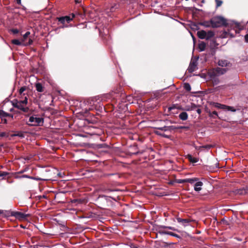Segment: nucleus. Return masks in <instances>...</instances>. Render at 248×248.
Here are the masks:
<instances>
[{"label":"nucleus","instance_id":"e433bc0d","mask_svg":"<svg viewBox=\"0 0 248 248\" xmlns=\"http://www.w3.org/2000/svg\"><path fill=\"white\" fill-rule=\"evenodd\" d=\"M194 147H195V149L197 150H201V151H202V146H196V145H195Z\"/></svg>","mask_w":248,"mask_h":248},{"label":"nucleus","instance_id":"09e8293b","mask_svg":"<svg viewBox=\"0 0 248 248\" xmlns=\"http://www.w3.org/2000/svg\"><path fill=\"white\" fill-rule=\"evenodd\" d=\"M2 113H4V111L2 110H0V118L1 117Z\"/></svg>","mask_w":248,"mask_h":248},{"label":"nucleus","instance_id":"a19ab883","mask_svg":"<svg viewBox=\"0 0 248 248\" xmlns=\"http://www.w3.org/2000/svg\"><path fill=\"white\" fill-rule=\"evenodd\" d=\"M12 31L14 34H16L18 32V30L17 29H13Z\"/></svg>","mask_w":248,"mask_h":248},{"label":"nucleus","instance_id":"b1692460","mask_svg":"<svg viewBox=\"0 0 248 248\" xmlns=\"http://www.w3.org/2000/svg\"><path fill=\"white\" fill-rule=\"evenodd\" d=\"M200 24L205 27H211L210 20L209 21H204V22L201 23Z\"/></svg>","mask_w":248,"mask_h":248},{"label":"nucleus","instance_id":"5701e85b","mask_svg":"<svg viewBox=\"0 0 248 248\" xmlns=\"http://www.w3.org/2000/svg\"><path fill=\"white\" fill-rule=\"evenodd\" d=\"M7 117H10L11 118H13V115L4 111V113H2L1 118H6Z\"/></svg>","mask_w":248,"mask_h":248},{"label":"nucleus","instance_id":"c85d7f7f","mask_svg":"<svg viewBox=\"0 0 248 248\" xmlns=\"http://www.w3.org/2000/svg\"><path fill=\"white\" fill-rule=\"evenodd\" d=\"M30 34V31H27L23 35V39L22 42L24 43L25 39L28 37V36Z\"/></svg>","mask_w":248,"mask_h":248},{"label":"nucleus","instance_id":"58836bf2","mask_svg":"<svg viewBox=\"0 0 248 248\" xmlns=\"http://www.w3.org/2000/svg\"><path fill=\"white\" fill-rule=\"evenodd\" d=\"M197 107V106L194 104H191V108L190 109H188L187 110H193L194 109L196 108Z\"/></svg>","mask_w":248,"mask_h":248},{"label":"nucleus","instance_id":"20e7f679","mask_svg":"<svg viewBox=\"0 0 248 248\" xmlns=\"http://www.w3.org/2000/svg\"><path fill=\"white\" fill-rule=\"evenodd\" d=\"M228 70L227 68L217 67L210 72V77L213 79L217 77L224 74Z\"/></svg>","mask_w":248,"mask_h":248},{"label":"nucleus","instance_id":"f8f14e48","mask_svg":"<svg viewBox=\"0 0 248 248\" xmlns=\"http://www.w3.org/2000/svg\"><path fill=\"white\" fill-rule=\"evenodd\" d=\"M203 183L201 181H197L194 184V189L196 191H200L202 190Z\"/></svg>","mask_w":248,"mask_h":248},{"label":"nucleus","instance_id":"dca6fc26","mask_svg":"<svg viewBox=\"0 0 248 248\" xmlns=\"http://www.w3.org/2000/svg\"><path fill=\"white\" fill-rule=\"evenodd\" d=\"M199 180L198 178H187L185 179L182 180V182L184 183H189L190 184H193L195 182H196Z\"/></svg>","mask_w":248,"mask_h":248},{"label":"nucleus","instance_id":"79ce46f5","mask_svg":"<svg viewBox=\"0 0 248 248\" xmlns=\"http://www.w3.org/2000/svg\"><path fill=\"white\" fill-rule=\"evenodd\" d=\"M245 42L248 43V33L245 36Z\"/></svg>","mask_w":248,"mask_h":248},{"label":"nucleus","instance_id":"6ab92c4d","mask_svg":"<svg viewBox=\"0 0 248 248\" xmlns=\"http://www.w3.org/2000/svg\"><path fill=\"white\" fill-rule=\"evenodd\" d=\"M187 158L188 159L189 161L192 163H197L199 161V159L198 158L193 157L190 155H187Z\"/></svg>","mask_w":248,"mask_h":248},{"label":"nucleus","instance_id":"1a4fd4ad","mask_svg":"<svg viewBox=\"0 0 248 248\" xmlns=\"http://www.w3.org/2000/svg\"><path fill=\"white\" fill-rule=\"evenodd\" d=\"M197 62L196 60L192 59L188 68L189 73H192L197 69Z\"/></svg>","mask_w":248,"mask_h":248},{"label":"nucleus","instance_id":"6e6552de","mask_svg":"<svg viewBox=\"0 0 248 248\" xmlns=\"http://www.w3.org/2000/svg\"><path fill=\"white\" fill-rule=\"evenodd\" d=\"M232 192L235 195H243L248 194V188H245L243 187L239 189H235L232 190Z\"/></svg>","mask_w":248,"mask_h":248},{"label":"nucleus","instance_id":"ea45409f","mask_svg":"<svg viewBox=\"0 0 248 248\" xmlns=\"http://www.w3.org/2000/svg\"><path fill=\"white\" fill-rule=\"evenodd\" d=\"M1 119L3 124L7 123V120L5 119V118H1Z\"/></svg>","mask_w":248,"mask_h":248},{"label":"nucleus","instance_id":"7c9ffc66","mask_svg":"<svg viewBox=\"0 0 248 248\" xmlns=\"http://www.w3.org/2000/svg\"><path fill=\"white\" fill-rule=\"evenodd\" d=\"M22 177L28 178H30V179H34V180H40V178H34V177H33L29 176H28L27 175H23L22 176Z\"/></svg>","mask_w":248,"mask_h":248},{"label":"nucleus","instance_id":"f704fd0d","mask_svg":"<svg viewBox=\"0 0 248 248\" xmlns=\"http://www.w3.org/2000/svg\"><path fill=\"white\" fill-rule=\"evenodd\" d=\"M104 197L106 198V199H107L108 198H111L112 200H113L115 201H117V199H118V196H116V197H111L110 196H105Z\"/></svg>","mask_w":248,"mask_h":248},{"label":"nucleus","instance_id":"f3484780","mask_svg":"<svg viewBox=\"0 0 248 248\" xmlns=\"http://www.w3.org/2000/svg\"><path fill=\"white\" fill-rule=\"evenodd\" d=\"M35 87L36 90L37 92L42 93L44 91V87H43L42 84L39 82L35 83Z\"/></svg>","mask_w":248,"mask_h":248},{"label":"nucleus","instance_id":"ddd939ff","mask_svg":"<svg viewBox=\"0 0 248 248\" xmlns=\"http://www.w3.org/2000/svg\"><path fill=\"white\" fill-rule=\"evenodd\" d=\"M177 220L179 223H182L184 226H187L189 225L190 220L187 219H182L180 217L177 218Z\"/></svg>","mask_w":248,"mask_h":248},{"label":"nucleus","instance_id":"49530a36","mask_svg":"<svg viewBox=\"0 0 248 248\" xmlns=\"http://www.w3.org/2000/svg\"><path fill=\"white\" fill-rule=\"evenodd\" d=\"M196 111H197V112L199 114H200L201 113V112H202V110H201V109H200V108L197 109V110H196Z\"/></svg>","mask_w":248,"mask_h":248},{"label":"nucleus","instance_id":"2f4dec72","mask_svg":"<svg viewBox=\"0 0 248 248\" xmlns=\"http://www.w3.org/2000/svg\"><path fill=\"white\" fill-rule=\"evenodd\" d=\"M26 90V87L23 86L20 88L19 90V93L21 94Z\"/></svg>","mask_w":248,"mask_h":248},{"label":"nucleus","instance_id":"4c0bfd02","mask_svg":"<svg viewBox=\"0 0 248 248\" xmlns=\"http://www.w3.org/2000/svg\"><path fill=\"white\" fill-rule=\"evenodd\" d=\"M105 192L108 193V192H113V191H117L118 190H116V189H105L104 190Z\"/></svg>","mask_w":248,"mask_h":248},{"label":"nucleus","instance_id":"cd10ccee","mask_svg":"<svg viewBox=\"0 0 248 248\" xmlns=\"http://www.w3.org/2000/svg\"><path fill=\"white\" fill-rule=\"evenodd\" d=\"M184 88L187 91H190L191 90V87L189 83H185Z\"/></svg>","mask_w":248,"mask_h":248},{"label":"nucleus","instance_id":"72a5a7b5","mask_svg":"<svg viewBox=\"0 0 248 248\" xmlns=\"http://www.w3.org/2000/svg\"><path fill=\"white\" fill-rule=\"evenodd\" d=\"M216 1L217 7L220 6L222 3V1L220 0H216Z\"/></svg>","mask_w":248,"mask_h":248},{"label":"nucleus","instance_id":"c756f323","mask_svg":"<svg viewBox=\"0 0 248 248\" xmlns=\"http://www.w3.org/2000/svg\"><path fill=\"white\" fill-rule=\"evenodd\" d=\"M211 147H212V146L211 145H206L204 146H202V149H205L208 151Z\"/></svg>","mask_w":248,"mask_h":248},{"label":"nucleus","instance_id":"473e14b6","mask_svg":"<svg viewBox=\"0 0 248 248\" xmlns=\"http://www.w3.org/2000/svg\"><path fill=\"white\" fill-rule=\"evenodd\" d=\"M168 235H171V236H174V237H177V238H179V236L178 234H176V233H174L172 232H169V233H168Z\"/></svg>","mask_w":248,"mask_h":248},{"label":"nucleus","instance_id":"bb28decb","mask_svg":"<svg viewBox=\"0 0 248 248\" xmlns=\"http://www.w3.org/2000/svg\"><path fill=\"white\" fill-rule=\"evenodd\" d=\"M160 228H167V229H169L170 230H173V231H177V229H176L174 227H170V226H160Z\"/></svg>","mask_w":248,"mask_h":248},{"label":"nucleus","instance_id":"393cba45","mask_svg":"<svg viewBox=\"0 0 248 248\" xmlns=\"http://www.w3.org/2000/svg\"><path fill=\"white\" fill-rule=\"evenodd\" d=\"M162 229V228H160V226L158 228V233L160 234H168V233H169V232L163 231Z\"/></svg>","mask_w":248,"mask_h":248},{"label":"nucleus","instance_id":"f03ea898","mask_svg":"<svg viewBox=\"0 0 248 248\" xmlns=\"http://www.w3.org/2000/svg\"><path fill=\"white\" fill-rule=\"evenodd\" d=\"M27 103L28 99L27 97H25L23 100L16 101V102H14L13 106L24 112H27L29 111V108L27 107Z\"/></svg>","mask_w":248,"mask_h":248},{"label":"nucleus","instance_id":"0eeeda50","mask_svg":"<svg viewBox=\"0 0 248 248\" xmlns=\"http://www.w3.org/2000/svg\"><path fill=\"white\" fill-rule=\"evenodd\" d=\"M11 216L19 220H25L27 217L29 216V215L25 214L20 212L12 211L11 212Z\"/></svg>","mask_w":248,"mask_h":248},{"label":"nucleus","instance_id":"9b49d317","mask_svg":"<svg viewBox=\"0 0 248 248\" xmlns=\"http://www.w3.org/2000/svg\"><path fill=\"white\" fill-rule=\"evenodd\" d=\"M155 129L157 130H159L160 131H163V132L170 131L171 130H172L173 129L172 126H164L163 127H155Z\"/></svg>","mask_w":248,"mask_h":248},{"label":"nucleus","instance_id":"37998d69","mask_svg":"<svg viewBox=\"0 0 248 248\" xmlns=\"http://www.w3.org/2000/svg\"><path fill=\"white\" fill-rule=\"evenodd\" d=\"M175 108V107L173 106H172V107H170L168 108V110L169 111H171V110H172L173 109H174Z\"/></svg>","mask_w":248,"mask_h":248},{"label":"nucleus","instance_id":"864d4df0","mask_svg":"<svg viewBox=\"0 0 248 248\" xmlns=\"http://www.w3.org/2000/svg\"><path fill=\"white\" fill-rule=\"evenodd\" d=\"M202 2H204V0H202Z\"/></svg>","mask_w":248,"mask_h":248},{"label":"nucleus","instance_id":"a18cd8bd","mask_svg":"<svg viewBox=\"0 0 248 248\" xmlns=\"http://www.w3.org/2000/svg\"><path fill=\"white\" fill-rule=\"evenodd\" d=\"M193 27H192V28L193 29H196V30H198V26H197V25H196L194 24V25H193Z\"/></svg>","mask_w":248,"mask_h":248},{"label":"nucleus","instance_id":"7ed1b4c3","mask_svg":"<svg viewBox=\"0 0 248 248\" xmlns=\"http://www.w3.org/2000/svg\"><path fill=\"white\" fill-rule=\"evenodd\" d=\"M43 123V118L37 115H33L30 117L27 124L31 126H39L42 125Z\"/></svg>","mask_w":248,"mask_h":248},{"label":"nucleus","instance_id":"f257e3e1","mask_svg":"<svg viewBox=\"0 0 248 248\" xmlns=\"http://www.w3.org/2000/svg\"><path fill=\"white\" fill-rule=\"evenodd\" d=\"M210 23L212 28H218L225 26L227 24L226 20L222 16H217L210 19Z\"/></svg>","mask_w":248,"mask_h":248},{"label":"nucleus","instance_id":"39448f33","mask_svg":"<svg viewBox=\"0 0 248 248\" xmlns=\"http://www.w3.org/2000/svg\"><path fill=\"white\" fill-rule=\"evenodd\" d=\"M75 17V15L73 14L72 15V17L70 16H62V17H57V19L60 22L61 24L63 25L62 26V28H64L66 27V26H64V24L66 23H69L70 21H71L73 18Z\"/></svg>","mask_w":248,"mask_h":248},{"label":"nucleus","instance_id":"aec40b11","mask_svg":"<svg viewBox=\"0 0 248 248\" xmlns=\"http://www.w3.org/2000/svg\"><path fill=\"white\" fill-rule=\"evenodd\" d=\"M206 44L204 42H201L199 44V48L201 51H203L205 49Z\"/></svg>","mask_w":248,"mask_h":248},{"label":"nucleus","instance_id":"4468645a","mask_svg":"<svg viewBox=\"0 0 248 248\" xmlns=\"http://www.w3.org/2000/svg\"><path fill=\"white\" fill-rule=\"evenodd\" d=\"M197 35L199 38L204 39L206 38L207 33L205 31L202 30L197 32Z\"/></svg>","mask_w":248,"mask_h":248},{"label":"nucleus","instance_id":"a211bd4d","mask_svg":"<svg viewBox=\"0 0 248 248\" xmlns=\"http://www.w3.org/2000/svg\"><path fill=\"white\" fill-rule=\"evenodd\" d=\"M179 118L185 121L187 119L188 114L186 112H182L179 115Z\"/></svg>","mask_w":248,"mask_h":248},{"label":"nucleus","instance_id":"3c124183","mask_svg":"<svg viewBox=\"0 0 248 248\" xmlns=\"http://www.w3.org/2000/svg\"><path fill=\"white\" fill-rule=\"evenodd\" d=\"M13 109H14L13 108H11L10 109V110H10V111H12L13 110Z\"/></svg>","mask_w":248,"mask_h":248},{"label":"nucleus","instance_id":"4be33fe9","mask_svg":"<svg viewBox=\"0 0 248 248\" xmlns=\"http://www.w3.org/2000/svg\"><path fill=\"white\" fill-rule=\"evenodd\" d=\"M207 33L206 40H208L214 36V32L212 31H208Z\"/></svg>","mask_w":248,"mask_h":248},{"label":"nucleus","instance_id":"c03bdc74","mask_svg":"<svg viewBox=\"0 0 248 248\" xmlns=\"http://www.w3.org/2000/svg\"><path fill=\"white\" fill-rule=\"evenodd\" d=\"M219 82V80L218 79H215L214 81V83L216 84H218Z\"/></svg>","mask_w":248,"mask_h":248},{"label":"nucleus","instance_id":"603ef678","mask_svg":"<svg viewBox=\"0 0 248 248\" xmlns=\"http://www.w3.org/2000/svg\"><path fill=\"white\" fill-rule=\"evenodd\" d=\"M76 2H78V0H77V1H76Z\"/></svg>","mask_w":248,"mask_h":248},{"label":"nucleus","instance_id":"423d86ee","mask_svg":"<svg viewBox=\"0 0 248 248\" xmlns=\"http://www.w3.org/2000/svg\"><path fill=\"white\" fill-rule=\"evenodd\" d=\"M213 105L215 107L221 109L226 110L227 111H231L232 112H234L236 111V109L232 107L221 104L218 103H214Z\"/></svg>","mask_w":248,"mask_h":248},{"label":"nucleus","instance_id":"a878e982","mask_svg":"<svg viewBox=\"0 0 248 248\" xmlns=\"http://www.w3.org/2000/svg\"><path fill=\"white\" fill-rule=\"evenodd\" d=\"M14 136L19 137L20 138H24V133L22 132H18L17 133H16L14 135Z\"/></svg>","mask_w":248,"mask_h":248},{"label":"nucleus","instance_id":"412c9836","mask_svg":"<svg viewBox=\"0 0 248 248\" xmlns=\"http://www.w3.org/2000/svg\"><path fill=\"white\" fill-rule=\"evenodd\" d=\"M161 132L162 131H160L157 130H155L154 131L155 133L157 135H159V136H162L163 137H165V138H169L168 136H167L166 134L162 133Z\"/></svg>","mask_w":248,"mask_h":248},{"label":"nucleus","instance_id":"de8ad7c7","mask_svg":"<svg viewBox=\"0 0 248 248\" xmlns=\"http://www.w3.org/2000/svg\"><path fill=\"white\" fill-rule=\"evenodd\" d=\"M7 174V173L6 172H3L0 174V176H6Z\"/></svg>","mask_w":248,"mask_h":248},{"label":"nucleus","instance_id":"9d476101","mask_svg":"<svg viewBox=\"0 0 248 248\" xmlns=\"http://www.w3.org/2000/svg\"><path fill=\"white\" fill-rule=\"evenodd\" d=\"M33 41L32 40V39H29V41L27 43H24L23 42H20L19 40L18 39H14V40H12V43L14 44V45H18V46H21V45H23V46H28V45H31L32 44Z\"/></svg>","mask_w":248,"mask_h":248},{"label":"nucleus","instance_id":"8fccbe9b","mask_svg":"<svg viewBox=\"0 0 248 248\" xmlns=\"http://www.w3.org/2000/svg\"><path fill=\"white\" fill-rule=\"evenodd\" d=\"M16 2L18 4H21V0H16Z\"/></svg>","mask_w":248,"mask_h":248},{"label":"nucleus","instance_id":"c9c22d12","mask_svg":"<svg viewBox=\"0 0 248 248\" xmlns=\"http://www.w3.org/2000/svg\"><path fill=\"white\" fill-rule=\"evenodd\" d=\"M216 115L217 116H218V114H217V111H214L213 112H212V113H210L209 115L210 117H213V115Z\"/></svg>","mask_w":248,"mask_h":248},{"label":"nucleus","instance_id":"2eb2a0df","mask_svg":"<svg viewBox=\"0 0 248 248\" xmlns=\"http://www.w3.org/2000/svg\"><path fill=\"white\" fill-rule=\"evenodd\" d=\"M217 63L219 66L221 67H227L230 65V62L226 60H220Z\"/></svg>","mask_w":248,"mask_h":248}]
</instances>
